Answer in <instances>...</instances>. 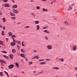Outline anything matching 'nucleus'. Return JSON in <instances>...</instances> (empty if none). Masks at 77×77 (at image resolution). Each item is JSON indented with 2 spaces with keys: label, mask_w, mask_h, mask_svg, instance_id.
Returning <instances> with one entry per match:
<instances>
[{
  "label": "nucleus",
  "mask_w": 77,
  "mask_h": 77,
  "mask_svg": "<svg viewBox=\"0 0 77 77\" xmlns=\"http://www.w3.org/2000/svg\"><path fill=\"white\" fill-rule=\"evenodd\" d=\"M10 45L12 47H14V45H16L15 40H13V42H11L10 43Z\"/></svg>",
  "instance_id": "obj_1"
},
{
  "label": "nucleus",
  "mask_w": 77,
  "mask_h": 77,
  "mask_svg": "<svg viewBox=\"0 0 77 77\" xmlns=\"http://www.w3.org/2000/svg\"><path fill=\"white\" fill-rule=\"evenodd\" d=\"M13 12L15 14H18V11L17 10L14 9V8L12 9Z\"/></svg>",
  "instance_id": "obj_2"
},
{
  "label": "nucleus",
  "mask_w": 77,
  "mask_h": 77,
  "mask_svg": "<svg viewBox=\"0 0 77 77\" xmlns=\"http://www.w3.org/2000/svg\"><path fill=\"white\" fill-rule=\"evenodd\" d=\"M14 65L11 64L8 66V68L9 69H12V68H14Z\"/></svg>",
  "instance_id": "obj_3"
},
{
  "label": "nucleus",
  "mask_w": 77,
  "mask_h": 77,
  "mask_svg": "<svg viewBox=\"0 0 77 77\" xmlns=\"http://www.w3.org/2000/svg\"><path fill=\"white\" fill-rule=\"evenodd\" d=\"M47 48L49 50H51L52 47H51L50 45H48L47 46Z\"/></svg>",
  "instance_id": "obj_4"
},
{
  "label": "nucleus",
  "mask_w": 77,
  "mask_h": 77,
  "mask_svg": "<svg viewBox=\"0 0 77 77\" xmlns=\"http://www.w3.org/2000/svg\"><path fill=\"white\" fill-rule=\"evenodd\" d=\"M5 7H7L8 8H9V7H10V5L8 4H5Z\"/></svg>",
  "instance_id": "obj_5"
},
{
  "label": "nucleus",
  "mask_w": 77,
  "mask_h": 77,
  "mask_svg": "<svg viewBox=\"0 0 77 77\" xmlns=\"http://www.w3.org/2000/svg\"><path fill=\"white\" fill-rule=\"evenodd\" d=\"M72 6L70 5L69 7V8L68 10V11H69L70 10H72Z\"/></svg>",
  "instance_id": "obj_6"
},
{
  "label": "nucleus",
  "mask_w": 77,
  "mask_h": 77,
  "mask_svg": "<svg viewBox=\"0 0 77 77\" xmlns=\"http://www.w3.org/2000/svg\"><path fill=\"white\" fill-rule=\"evenodd\" d=\"M8 35H9V36H11L12 35V33L11 32H10L8 33Z\"/></svg>",
  "instance_id": "obj_7"
},
{
  "label": "nucleus",
  "mask_w": 77,
  "mask_h": 77,
  "mask_svg": "<svg viewBox=\"0 0 77 77\" xmlns=\"http://www.w3.org/2000/svg\"><path fill=\"white\" fill-rule=\"evenodd\" d=\"M50 1H52L51 2V4H53V3H56V0H50Z\"/></svg>",
  "instance_id": "obj_8"
},
{
  "label": "nucleus",
  "mask_w": 77,
  "mask_h": 77,
  "mask_svg": "<svg viewBox=\"0 0 77 77\" xmlns=\"http://www.w3.org/2000/svg\"><path fill=\"white\" fill-rule=\"evenodd\" d=\"M17 7L18 6L16 5H14L12 7V8H15V9L17 8Z\"/></svg>",
  "instance_id": "obj_9"
},
{
  "label": "nucleus",
  "mask_w": 77,
  "mask_h": 77,
  "mask_svg": "<svg viewBox=\"0 0 77 77\" xmlns=\"http://www.w3.org/2000/svg\"><path fill=\"white\" fill-rule=\"evenodd\" d=\"M42 10L43 11V12H48V9H46L45 8H43L42 9Z\"/></svg>",
  "instance_id": "obj_10"
},
{
  "label": "nucleus",
  "mask_w": 77,
  "mask_h": 77,
  "mask_svg": "<svg viewBox=\"0 0 77 77\" xmlns=\"http://www.w3.org/2000/svg\"><path fill=\"white\" fill-rule=\"evenodd\" d=\"M16 42V43H17L18 44V45H21V42H20V41H15Z\"/></svg>",
  "instance_id": "obj_11"
},
{
  "label": "nucleus",
  "mask_w": 77,
  "mask_h": 77,
  "mask_svg": "<svg viewBox=\"0 0 77 77\" xmlns=\"http://www.w3.org/2000/svg\"><path fill=\"white\" fill-rule=\"evenodd\" d=\"M10 14L11 16H13V17L15 16V14L14 13H13L11 12H10Z\"/></svg>",
  "instance_id": "obj_12"
},
{
  "label": "nucleus",
  "mask_w": 77,
  "mask_h": 77,
  "mask_svg": "<svg viewBox=\"0 0 77 77\" xmlns=\"http://www.w3.org/2000/svg\"><path fill=\"white\" fill-rule=\"evenodd\" d=\"M59 61H60V62H63L64 61V59L63 58H60L59 59Z\"/></svg>",
  "instance_id": "obj_13"
},
{
  "label": "nucleus",
  "mask_w": 77,
  "mask_h": 77,
  "mask_svg": "<svg viewBox=\"0 0 77 77\" xmlns=\"http://www.w3.org/2000/svg\"><path fill=\"white\" fill-rule=\"evenodd\" d=\"M0 62L1 63H6V62L3 60H0Z\"/></svg>",
  "instance_id": "obj_14"
},
{
  "label": "nucleus",
  "mask_w": 77,
  "mask_h": 77,
  "mask_svg": "<svg viewBox=\"0 0 77 77\" xmlns=\"http://www.w3.org/2000/svg\"><path fill=\"white\" fill-rule=\"evenodd\" d=\"M43 32H44L47 33H48V34L50 33V32H49V31L47 30H45L43 31Z\"/></svg>",
  "instance_id": "obj_15"
},
{
  "label": "nucleus",
  "mask_w": 77,
  "mask_h": 77,
  "mask_svg": "<svg viewBox=\"0 0 77 77\" xmlns=\"http://www.w3.org/2000/svg\"><path fill=\"white\" fill-rule=\"evenodd\" d=\"M46 63V62H42L40 63V65H45Z\"/></svg>",
  "instance_id": "obj_16"
},
{
  "label": "nucleus",
  "mask_w": 77,
  "mask_h": 77,
  "mask_svg": "<svg viewBox=\"0 0 77 77\" xmlns=\"http://www.w3.org/2000/svg\"><path fill=\"white\" fill-rule=\"evenodd\" d=\"M37 26V30H39V29L40 28V26L39 25H37L36 26Z\"/></svg>",
  "instance_id": "obj_17"
},
{
  "label": "nucleus",
  "mask_w": 77,
  "mask_h": 77,
  "mask_svg": "<svg viewBox=\"0 0 77 77\" xmlns=\"http://www.w3.org/2000/svg\"><path fill=\"white\" fill-rule=\"evenodd\" d=\"M31 15H33V17L34 18H35V17H36V15H35L34 13H33V12H31Z\"/></svg>",
  "instance_id": "obj_18"
},
{
  "label": "nucleus",
  "mask_w": 77,
  "mask_h": 77,
  "mask_svg": "<svg viewBox=\"0 0 77 77\" xmlns=\"http://www.w3.org/2000/svg\"><path fill=\"white\" fill-rule=\"evenodd\" d=\"M3 56L4 57H5V58H6V59H9V57L8 56H6L5 55H3Z\"/></svg>",
  "instance_id": "obj_19"
},
{
  "label": "nucleus",
  "mask_w": 77,
  "mask_h": 77,
  "mask_svg": "<svg viewBox=\"0 0 77 77\" xmlns=\"http://www.w3.org/2000/svg\"><path fill=\"white\" fill-rule=\"evenodd\" d=\"M35 23L36 24H38L39 23V21L38 20H36L35 21Z\"/></svg>",
  "instance_id": "obj_20"
},
{
  "label": "nucleus",
  "mask_w": 77,
  "mask_h": 77,
  "mask_svg": "<svg viewBox=\"0 0 77 77\" xmlns=\"http://www.w3.org/2000/svg\"><path fill=\"white\" fill-rule=\"evenodd\" d=\"M12 53H15L16 52V50L15 49H12Z\"/></svg>",
  "instance_id": "obj_21"
},
{
  "label": "nucleus",
  "mask_w": 77,
  "mask_h": 77,
  "mask_svg": "<svg viewBox=\"0 0 77 77\" xmlns=\"http://www.w3.org/2000/svg\"><path fill=\"white\" fill-rule=\"evenodd\" d=\"M10 57L11 59H13V57H14V56L12 54H10Z\"/></svg>",
  "instance_id": "obj_22"
},
{
  "label": "nucleus",
  "mask_w": 77,
  "mask_h": 77,
  "mask_svg": "<svg viewBox=\"0 0 77 77\" xmlns=\"http://www.w3.org/2000/svg\"><path fill=\"white\" fill-rule=\"evenodd\" d=\"M37 9L39 10V9H41V7L39 6H37L36 7Z\"/></svg>",
  "instance_id": "obj_23"
},
{
  "label": "nucleus",
  "mask_w": 77,
  "mask_h": 77,
  "mask_svg": "<svg viewBox=\"0 0 77 77\" xmlns=\"http://www.w3.org/2000/svg\"><path fill=\"white\" fill-rule=\"evenodd\" d=\"M48 27V26H46L44 27L43 28V29H47Z\"/></svg>",
  "instance_id": "obj_24"
},
{
  "label": "nucleus",
  "mask_w": 77,
  "mask_h": 77,
  "mask_svg": "<svg viewBox=\"0 0 77 77\" xmlns=\"http://www.w3.org/2000/svg\"><path fill=\"white\" fill-rule=\"evenodd\" d=\"M32 63H33V62H32V61L28 62V64L29 65H32Z\"/></svg>",
  "instance_id": "obj_25"
},
{
  "label": "nucleus",
  "mask_w": 77,
  "mask_h": 77,
  "mask_svg": "<svg viewBox=\"0 0 77 77\" xmlns=\"http://www.w3.org/2000/svg\"><path fill=\"white\" fill-rule=\"evenodd\" d=\"M0 44L2 45H3V42L2 41H0Z\"/></svg>",
  "instance_id": "obj_26"
},
{
  "label": "nucleus",
  "mask_w": 77,
  "mask_h": 77,
  "mask_svg": "<svg viewBox=\"0 0 77 77\" xmlns=\"http://www.w3.org/2000/svg\"><path fill=\"white\" fill-rule=\"evenodd\" d=\"M0 76H3V72H0Z\"/></svg>",
  "instance_id": "obj_27"
},
{
  "label": "nucleus",
  "mask_w": 77,
  "mask_h": 77,
  "mask_svg": "<svg viewBox=\"0 0 77 77\" xmlns=\"http://www.w3.org/2000/svg\"><path fill=\"white\" fill-rule=\"evenodd\" d=\"M44 60H45L44 59H40L38 60V61H39V62H42L44 61Z\"/></svg>",
  "instance_id": "obj_28"
},
{
  "label": "nucleus",
  "mask_w": 77,
  "mask_h": 77,
  "mask_svg": "<svg viewBox=\"0 0 77 77\" xmlns=\"http://www.w3.org/2000/svg\"><path fill=\"white\" fill-rule=\"evenodd\" d=\"M64 23L65 24H66V25H68V24H68V22L67 21H65V22H64Z\"/></svg>",
  "instance_id": "obj_29"
},
{
  "label": "nucleus",
  "mask_w": 77,
  "mask_h": 77,
  "mask_svg": "<svg viewBox=\"0 0 77 77\" xmlns=\"http://www.w3.org/2000/svg\"><path fill=\"white\" fill-rule=\"evenodd\" d=\"M2 20H3L4 23H5L6 22V19L5 18H3L2 19Z\"/></svg>",
  "instance_id": "obj_30"
},
{
  "label": "nucleus",
  "mask_w": 77,
  "mask_h": 77,
  "mask_svg": "<svg viewBox=\"0 0 77 77\" xmlns=\"http://www.w3.org/2000/svg\"><path fill=\"white\" fill-rule=\"evenodd\" d=\"M21 51L22 53H25V51H24V50L23 49H21Z\"/></svg>",
  "instance_id": "obj_31"
},
{
  "label": "nucleus",
  "mask_w": 77,
  "mask_h": 77,
  "mask_svg": "<svg viewBox=\"0 0 77 77\" xmlns=\"http://www.w3.org/2000/svg\"><path fill=\"white\" fill-rule=\"evenodd\" d=\"M20 56L22 57H24V54H21L20 55Z\"/></svg>",
  "instance_id": "obj_32"
},
{
  "label": "nucleus",
  "mask_w": 77,
  "mask_h": 77,
  "mask_svg": "<svg viewBox=\"0 0 77 77\" xmlns=\"http://www.w3.org/2000/svg\"><path fill=\"white\" fill-rule=\"evenodd\" d=\"M1 52H2V53H7V52H6V51H1Z\"/></svg>",
  "instance_id": "obj_33"
},
{
  "label": "nucleus",
  "mask_w": 77,
  "mask_h": 77,
  "mask_svg": "<svg viewBox=\"0 0 77 77\" xmlns=\"http://www.w3.org/2000/svg\"><path fill=\"white\" fill-rule=\"evenodd\" d=\"M11 19H13V20H15L16 17H11Z\"/></svg>",
  "instance_id": "obj_34"
},
{
  "label": "nucleus",
  "mask_w": 77,
  "mask_h": 77,
  "mask_svg": "<svg viewBox=\"0 0 77 77\" xmlns=\"http://www.w3.org/2000/svg\"><path fill=\"white\" fill-rule=\"evenodd\" d=\"M2 35H3V36H5V33H4V31H2Z\"/></svg>",
  "instance_id": "obj_35"
},
{
  "label": "nucleus",
  "mask_w": 77,
  "mask_h": 77,
  "mask_svg": "<svg viewBox=\"0 0 77 77\" xmlns=\"http://www.w3.org/2000/svg\"><path fill=\"white\" fill-rule=\"evenodd\" d=\"M15 64L17 66V68H19V64L17 63H16Z\"/></svg>",
  "instance_id": "obj_36"
},
{
  "label": "nucleus",
  "mask_w": 77,
  "mask_h": 77,
  "mask_svg": "<svg viewBox=\"0 0 77 77\" xmlns=\"http://www.w3.org/2000/svg\"><path fill=\"white\" fill-rule=\"evenodd\" d=\"M55 69L57 70V69H59V68L57 67H55Z\"/></svg>",
  "instance_id": "obj_37"
},
{
  "label": "nucleus",
  "mask_w": 77,
  "mask_h": 77,
  "mask_svg": "<svg viewBox=\"0 0 77 77\" xmlns=\"http://www.w3.org/2000/svg\"><path fill=\"white\" fill-rule=\"evenodd\" d=\"M74 47H75V46H73V50L74 51H75V50H76V49H75V48Z\"/></svg>",
  "instance_id": "obj_38"
},
{
  "label": "nucleus",
  "mask_w": 77,
  "mask_h": 77,
  "mask_svg": "<svg viewBox=\"0 0 77 77\" xmlns=\"http://www.w3.org/2000/svg\"><path fill=\"white\" fill-rule=\"evenodd\" d=\"M46 60H47V61H50V60H51L50 59H46Z\"/></svg>",
  "instance_id": "obj_39"
},
{
  "label": "nucleus",
  "mask_w": 77,
  "mask_h": 77,
  "mask_svg": "<svg viewBox=\"0 0 77 77\" xmlns=\"http://www.w3.org/2000/svg\"><path fill=\"white\" fill-rule=\"evenodd\" d=\"M45 38L46 40H48V38L47 37V36H45Z\"/></svg>",
  "instance_id": "obj_40"
},
{
  "label": "nucleus",
  "mask_w": 77,
  "mask_h": 77,
  "mask_svg": "<svg viewBox=\"0 0 77 77\" xmlns=\"http://www.w3.org/2000/svg\"><path fill=\"white\" fill-rule=\"evenodd\" d=\"M11 36V38H16V36H15V35H12V36Z\"/></svg>",
  "instance_id": "obj_41"
},
{
  "label": "nucleus",
  "mask_w": 77,
  "mask_h": 77,
  "mask_svg": "<svg viewBox=\"0 0 77 77\" xmlns=\"http://www.w3.org/2000/svg\"><path fill=\"white\" fill-rule=\"evenodd\" d=\"M29 27H30V26H26L25 27V29H27V28H29Z\"/></svg>",
  "instance_id": "obj_42"
},
{
  "label": "nucleus",
  "mask_w": 77,
  "mask_h": 77,
  "mask_svg": "<svg viewBox=\"0 0 77 77\" xmlns=\"http://www.w3.org/2000/svg\"><path fill=\"white\" fill-rule=\"evenodd\" d=\"M36 57H37V56H35L34 57H33V58H32V59H36Z\"/></svg>",
  "instance_id": "obj_43"
},
{
  "label": "nucleus",
  "mask_w": 77,
  "mask_h": 77,
  "mask_svg": "<svg viewBox=\"0 0 77 77\" xmlns=\"http://www.w3.org/2000/svg\"><path fill=\"white\" fill-rule=\"evenodd\" d=\"M4 2H8V0H3Z\"/></svg>",
  "instance_id": "obj_44"
},
{
  "label": "nucleus",
  "mask_w": 77,
  "mask_h": 77,
  "mask_svg": "<svg viewBox=\"0 0 77 77\" xmlns=\"http://www.w3.org/2000/svg\"><path fill=\"white\" fill-rule=\"evenodd\" d=\"M17 48H18V49H20V46L18 45H17Z\"/></svg>",
  "instance_id": "obj_45"
},
{
  "label": "nucleus",
  "mask_w": 77,
  "mask_h": 77,
  "mask_svg": "<svg viewBox=\"0 0 77 77\" xmlns=\"http://www.w3.org/2000/svg\"><path fill=\"white\" fill-rule=\"evenodd\" d=\"M64 29V27L63 26H62L61 27L60 29L61 30H63Z\"/></svg>",
  "instance_id": "obj_46"
},
{
  "label": "nucleus",
  "mask_w": 77,
  "mask_h": 77,
  "mask_svg": "<svg viewBox=\"0 0 77 77\" xmlns=\"http://www.w3.org/2000/svg\"><path fill=\"white\" fill-rule=\"evenodd\" d=\"M35 56H37V57H36L37 59H39V57H38V55Z\"/></svg>",
  "instance_id": "obj_47"
},
{
  "label": "nucleus",
  "mask_w": 77,
  "mask_h": 77,
  "mask_svg": "<svg viewBox=\"0 0 77 77\" xmlns=\"http://www.w3.org/2000/svg\"><path fill=\"white\" fill-rule=\"evenodd\" d=\"M24 58V59H25V60H26L27 61V62L28 61V60H27V58L25 57Z\"/></svg>",
  "instance_id": "obj_48"
},
{
  "label": "nucleus",
  "mask_w": 77,
  "mask_h": 77,
  "mask_svg": "<svg viewBox=\"0 0 77 77\" xmlns=\"http://www.w3.org/2000/svg\"><path fill=\"white\" fill-rule=\"evenodd\" d=\"M4 72H5V74H6V75H7V74H8V72H6V71H5Z\"/></svg>",
  "instance_id": "obj_49"
},
{
  "label": "nucleus",
  "mask_w": 77,
  "mask_h": 77,
  "mask_svg": "<svg viewBox=\"0 0 77 77\" xmlns=\"http://www.w3.org/2000/svg\"><path fill=\"white\" fill-rule=\"evenodd\" d=\"M47 0H41V1H42V2H46Z\"/></svg>",
  "instance_id": "obj_50"
},
{
  "label": "nucleus",
  "mask_w": 77,
  "mask_h": 77,
  "mask_svg": "<svg viewBox=\"0 0 77 77\" xmlns=\"http://www.w3.org/2000/svg\"><path fill=\"white\" fill-rule=\"evenodd\" d=\"M74 69L76 71V70H77V67H75Z\"/></svg>",
  "instance_id": "obj_51"
},
{
  "label": "nucleus",
  "mask_w": 77,
  "mask_h": 77,
  "mask_svg": "<svg viewBox=\"0 0 77 77\" xmlns=\"http://www.w3.org/2000/svg\"><path fill=\"white\" fill-rule=\"evenodd\" d=\"M52 69H53L54 70H55V67H53L52 68Z\"/></svg>",
  "instance_id": "obj_52"
},
{
  "label": "nucleus",
  "mask_w": 77,
  "mask_h": 77,
  "mask_svg": "<svg viewBox=\"0 0 77 77\" xmlns=\"http://www.w3.org/2000/svg\"><path fill=\"white\" fill-rule=\"evenodd\" d=\"M33 52L34 53H36V50H34L33 51Z\"/></svg>",
  "instance_id": "obj_53"
},
{
  "label": "nucleus",
  "mask_w": 77,
  "mask_h": 77,
  "mask_svg": "<svg viewBox=\"0 0 77 77\" xmlns=\"http://www.w3.org/2000/svg\"><path fill=\"white\" fill-rule=\"evenodd\" d=\"M5 39H6V41H7V42H8V38H6Z\"/></svg>",
  "instance_id": "obj_54"
},
{
  "label": "nucleus",
  "mask_w": 77,
  "mask_h": 77,
  "mask_svg": "<svg viewBox=\"0 0 77 77\" xmlns=\"http://www.w3.org/2000/svg\"><path fill=\"white\" fill-rule=\"evenodd\" d=\"M11 1H12V2H13V3H15V1H14V0H11Z\"/></svg>",
  "instance_id": "obj_55"
},
{
  "label": "nucleus",
  "mask_w": 77,
  "mask_h": 77,
  "mask_svg": "<svg viewBox=\"0 0 77 77\" xmlns=\"http://www.w3.org/2000/svg\"><path fill=\"white\" fill-rule=\"evenodd\" d=\"M0 15H2V13L1 11H0Z\"/></svg>",
  "instance_id": "obj_56"
},
{
  "label": "nucleus",
  "mask_w": 77,
  "mask_h": 77,
  "mask_svg": "<svg viewBox=\"0 0 77 77\" xmlns=\"http://www.w3.org/2000/svg\"><path fill=\"white\" fill-rule=\"evenodd\" d=\"M5 26H4L3 27V30H5Z\"/></svg>",
  "instance_id": "obj_57"
},
{
  "label": "nucleus",
  "mask_w": 77,
  "mask_h": 77,
  "mask_svg": "<svg viewBox=\"0 0 77 77\" xmlns=\"http://www.w3.org/2000/svg\"><path fill=\"white\" fill-rule=\"evenodd\" d=\"M21 23L20 22H19L17 23V24H20Z\"/></svg>",
  "instance_id": "obj_58"
},
{
  "label": "nucleus",
  "mask_w": 77,
  "mask_h": 77,
  "mask_svg": "<svg viewBox=\"0 0 77 77\" xmlns=\"http://www.w3.org/2000/svg\"><path fill=\"white\" fill-rule=\"evenodd\" d=\"M40 74L41 73V74H42V73H43V72H40Z\"/></svg>",
  "instance_id": "obj_59"
},
{
  "label": "nucleus",
  "mask_w": 77,
  "mask_h": 77,
  "mask_svg": "<svg viewBox=\"0 0 77 77\" xmlns=\"http://www.w3.org/2000/svg\"><path fill=\"white\" fill-rule=\"evenodd\" d=\"M12 38L13 39V41H15V40H14L15 38Z\"/></svg>",
  "instance_id": "obj_60"
},
{
  "label": "nucleus",
  "mask_w": 77,
  "mask_h": 77,
  "mask_svg": "<svg viewBox=\"0 0 77 77\" xmlns=\"http://www.w3.org/2000/svg\"><path fill=\"white\" fill-rule=\"evenodd\" d=\"M31 2H33V0H31Z\"/></svg>",
  "instance_id": "obj_61"
},
{
  "label": "nucleus",
  "mask_w": 77,
  "mask_h": 77,
  "mask_svg": "<svg viewBox=\"0 0 77 77\" xmlns=\"http://www.w3.org/2000/svg\"><path fill=\"white\" fill-rule=\"evenodd\" d=\"M7 75L8 77H9V74H7Z\"/></svg>",
  "instance_id": "obj_62"
},
{
  "label": "nucleus",
  "mask_w": 77,
  "mask_h": 77,
  "mask_svg": "<svg viewBox=\"0 0 77 77\" xmlns=\"http://www.w3.org/2000/svg\"><path fill=\"white\" fill-rule=\"evenodd\" d=\"M73 5H74V4H72V5H71V6H73Z\"/></svg>",
  "instance_id": "obj_63"
},
{
  "label": "nucleus",
  "mask_w": 77,
  "mask_h": 77,
  "mask_svg": "<svg viewBox=\"0 0 77 77\" xmlns=\"http://www.w3.org/2000/svg\"><path fill=\"white\" fill-rule=\"evenodd\" d=\"M75 48L76 50H77V47L75 46Z\"/></svg>",
  "instance_id": "obj_64"
}]
</instances>
